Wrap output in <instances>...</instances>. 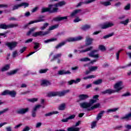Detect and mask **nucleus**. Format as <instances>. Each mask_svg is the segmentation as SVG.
Segmentation results:
<instances>
[{"instance_id":"nucleus-1","label":"nucleus","mask_w":131,"mask_h":131,"mask_svg":"<svg viewBox=\"0 0 131 131\" xmlns=\"http://www.w3.org/2000/svg\"><path fill=\"white\" fill-rule=\"evenodd\" d=\"M99 98V95H96L93 97V99H90L89 102H84L83 103H80V106L81 108L84 109H88V108H90L93 106V104H95L97 102V100Z\"/></svg>"},{"instance_id":"nucleus-2","label":"nucleus","mask_w":131,"mask_h":131,"mask_svg":"<svg viewBox=\"0 0 131 131\" xmlns=\"http://www.w3.org/2000/svg\"><path fill=\"white\" fill-rule=\"evenodd\" d=\"M59 10V8L54 7L53 5H49V8L43 7L41 9V13H46L49 12V13H57Z\"/></svg>"},{"instance_id":"nucleus-3","label":"nucleus","mask_w":131,"mask_h":131,"mask_svg":"<svg viewBox=\"0 0 131 131\" xmlns=\"http://www.w3.org/2000/svg\"><path fill=\"white\" fill-rule=\"evenodd\" d=\"M50 32H51L49 31H39L33 33L32 34V36H33L34 37H37V36H45V35H47V34H50Z\"/></svg>"},{"instance_id":"nucleus-4","label":"nucleus","mask_w":131,"mask_h":131,"mask_svg":"<svg viewBox=\"0 0 131 131\" xmlns=\"http://www.w3.org/2000/svg\"><path fill=\"white\" fill-rule=\"evenodd\" d=\"M124 86L122 85V81H120L117 82L114 85V89H115V93H119V91H121L123 89Z\"/></svg>"},{"instance_id":"nucleus-5","label":"nucleus","mask_w":131,"mask_h":131,"mask_svg":"<svg viewBox=\"0 0 131 131\" xmlns=\"http://www.w3.org/2000/svg\"><path fill=\"white\" fill-rule=\"evenodd\" d=\"M6 46L8 47V49L10 50V51H13L17 45H18V42L16 41H12V42H7L5 43Z\"/></svg>"},{"instance_id":"nucleus-6","label":"nucleus","mask_w":131,"mask_h":131,"mask_svg":"<svg viewBox=\"0 0 131 131\" xmlns=\"http://www.w3.org/2000/svg\"><path fill=\"white\" fill-rule=\"evenodd\" d=\"M81 123V121H78L77 122L75 125H73L72 127H69L68 128V131H79L80 130V128L77 127L79 126V124Z\"/></svg>"},{"instance_id":"nucleus-7","label":"nucleus","mask_w":131,"mask_h":131,"mask_svg":"<svg viewBox=\"0 0 131 131\" xmlns=\"http://www.w3.org/2000/svg\"><path fill=\"white\" fill-rule=\"evenodd\" d=\"M114 23L112 22H106L100 25L101 29H107L110 27H113Z\"/></svg>"},{"instance_id":"nucleus-8","label":"nucleus","mask_w":131,"mask_h":131,"mask_svg":"<svg viewBox=\"0 0 131 131\" xmlns=\"http://www.w3.org/2000/svg\"><path fill=\"white\" fill-rule=\"evenodd\" d=\"M82 38V36H79L76 37H70L68 38L66 41V42H67V41H68L69 42H71L73 41H78L79 40H81Z\"/></svg>"},{"instance_id":"nucleus-9","label":"nucleus","mask_w":131,"mask_h":131,"mask_svg":"<svg viewBox=\"0 0 131 131\" xmlns=\"http://www.w3.org/2000/svg\"><path fill=\"white\" fill-rule=\"evenodd\" d=\"M45 16L43 15H40L38 18V19L31 21L28 25H26V26H28V25H30L31 24H33V23H37L38 22H43L45 21Z\"/></svg>"},{"instance_id":"nucleus-10","label":"nucleus","mask_w":131,"mask_h":131,"mask_svg":"<svg viewBox=\"0 0 131 131\" xmlns=\"http://www.w3.org/2000/svg\"><path fill=\"white\" fill-rule=\"evenodd\" d=\"M97 52H98V50H93L88 54V56H89V57H91V58H95V59H98V58H99V55L98 54H95V53H97Z\"/></svg>"},{"instance_id":"nucleus-11","label":"nucleus","mask_w":131,"mask_h":131,"mask_svg":"<svg viewBox=\"0 0 131 131\" xmlns=\"http://www.w3.org/2000/svg\"><path fill=\"white\" fill-rule=\"evenodd\" d=\"M40 107H41V105L40 104H37L35 107H34V108L32 110V117H36V111L37 109H39Z\"/></svg>"},{"instance_id":"nucleus-12","label":"nucleus","mask_w":131,"mask_h":131,"mask_svg":"<svg viewBox=\"0 0 131 131\" xmlns=\"http://www.w3.org/2000/svg\"><path fill=\"white\" fill-rule=\"evenodd\" d=\"M28 111H29V108L27 107L26 108H23L21 109H19V110H18L17 111V114H25L26 113H27V112H28Z\"/></svg>"},{"instance_id":"nucleus-13","label":"nucleus","mask_w":131,"mask_h":131,"mask_svg":"<svg viewBox=\"0 0 131 131\" xmlns=\"http://www.w3.org/2000/svg\"><path fill=\"white\" fill-rule=\"evenodd\" d=\"M66 4V2H65L64 1H62L52 6L54 7V8H58V7H63V6H65Z\"/></svg>"},{"instance_id":"nucleus-14","label":"nucleus","mask_w":131,"mask_h":131,"mask_svg":"<svg viewBox=\"0 0 131 131\" xmlns=\"http://www.w3.org/2000/svg\"><path fill=\"white\" fill-rule=\"evenodd\" d=\"M115 93V90L113 89H107L105 90L104 91H102L101 94L102 95H106V94H108V95H112V94H114Z\"/></svg>"},{"instance_id":"nucleus-15","label":"nucleus","mask_w":131,"mask_h":131,"mask_svg":"<svg viewBox=\"0 0 131 131\" xmlns=\"http://www.w3.org/2000/svg\"><path fill=\"white\" fill-rule=\"evenodd\" d=\"M79 101H84L86 99H89L90 96L86 94H81L78 96Z\"/></svg>"},{"instance_id":"nucleus-16","label":"nucleus","mask_w":131,"mask_h":131,"mask_svg":"<svg viewBox=\"0 0 131 131\" xmlns=\"http://www.w3.org/2000/svg\"><path fill=\"white\" fill-rule=\"evenodd\" d=\"M93 40H94L93 38L89 37V36H87L86 37V46H90L92 45V43H93Z\"/></svg>"},{"instance_id":"nucleus-17","label":"nucleus","mask_w":131,"mask_h":131,"mask_svg":"<svg viewBox=\"0 0 131 131\" xmlns=\"http://www.w3.org/2000/svg\"><path fill=\"white\" fill-rule=\"evenodd\" d=\"M58 75H64L66 74H71L70 71L60 70L58 71Z\"/></svg>"},{"instance_id":"nucleus-18","label":"nucleus","mask_w":131,"mask_h":131,"mask_svg":"<svg viewBox=\"0 0 131 131\" xmlns=\"http://www.w3.org/2000/svg\"><path fill=\"white\" fill-rule=\"evenodd\" d=\"M68 16H63V17H60L58 16L53 18L54 21H56L57 22L59 21H62V20H67Z\"/></svg>"},{"instance_id":"nucleus-19","label":"nucleus","mask_w":131,"mask_h":131,"mask_svg":"<svg viewBox=\"0 0 131 131\" xmlns=\"http://www.w3.org/2000/svg\"><path fill=\"white\" fill-rule=\"evenodd\" d=\"M41 85L42 86H48V85H51V82L47 80H41Z\"/></svg>"},{"instance_id":"nucleus-20","label":"nucleus","mask_w":131,"mask_h":131,"mask_svg":"<svg viewBox=\"0 0 131 131\" xmlns=\"http://www.w3.org/2000/svg\"><path fill=\"white\" fill-rule=\"evenodd\" d=\"M70 90H63L61 92H58V96L59 97H63L65 96V95H66L67 94H68V93H70Z\"/></svg>"},{"instance_id":"nucleus-21","label":"nucleus","mask_w":131,"mask_h":131,"mask_svg":"<svg viewBox=\"0 0 131 131\" xmlns=\"http://www.w3.org/2000/svg\"><path fill=\"white\" fill-rule=\"evenodd\" d=\"M120 119L121 120H123V119H125L127 121L131 120V113L125 115L124 117H121Z\"/></svg>"},{"instance_id":"nucleus-22","label":"nucleus","mask_w":131,"mask_h":131,"mask_svg":"<svg viewBox=\"0 0 131 131\" xmlns=\"http://www.w3.org/2000/svg\"><path fill=\"white\" fill-rule=\"evenodd\" d=\"M57 96H59V92H52L48 93L47 94V97H56Z\"/></svg>"},{"instance_id":"nucleus-23","label":"nucleus","mask_w":131,"mask_h":131,"mask_svg":"<svg viewBox=\"0 0 131 131\" xmlns=\"http://www.w3.org/2000/svg\"><path fill=\"white\" fill-rule=\"evenodd\" d=\"M80 12H81V9H77L75 10H74L72 14H70V16L71 17H75L76 15H77V14H78V13H80Z\"/></svg>"},{"instance_id":"nucleus-24","label":"nucleus","mask_w":131,"mask_h":131,"mask_svg":"<svg viewBox=\"0 0 131 131\" xmlns=\"http://www.w3.org/2000/svg\"><path fill=\"white\" fill-rule=\"evenodd\" d=\"M80 78H77L76 80H71V81H69L68 82V83L70 84V85H71V84H73V83H78V82H80Z\"/></svg>"},{"instance_id":"nucleus-25","label":"nucleus","mask_w":131,"mask_h":131,"mask_svg":"<svg viewBox=\"0 0 131 131\" xmlns=\"http://www.w3.org/2000/svg\"><path fill=\"white\" fill-rule=\"evenodd\" d=\"M17 95V92L15 91H10L9 92V96H10L12 98H15Z\"/></svg>"},{"instance_id":"nucleus-26","label":"nucleus","mask_w":131,"mask_h":131,"mask_svg":"<svg viewBox=\"0 0 131 131\" xmlns=\"http://www.w3.org/2000/svg\"><path fill=\"white\" fill-rule=\"evenodd\" d=\"M93 46H91L90 47H89L88 48H86L85 50H81V51H78L79 54H80V53H85L86 52H90V51H92V50L93 49Z\"/></svg>"},{"instance_id":"nucleus-27","label":"nucleus","mask_w":131,"mask_h":131,"mask_svg":"<svg viewBox=\"0 0 131 131\" xmlns=\"http://www.w3.org/2000/svg\"><path fill=\"white\" fill-rule=\"evenodd\" d=\"M10 69V64H6L1 69V71L5 72V71H8Z\"/></svg>"},{"instance_id":"nucleus-28","label":"nucleus","mask_w":131,"mask_h":131,"mask_svg":"<svg viewBox=\"0 0 131 131\" xmlns=\"http://www.w3.org/2000/svg\"><path fill=\"white\" fill-rule=\"evenodd\" d=\"M61 56H62L61 53H59L55 55H54L53 57V58L51 60V62H53V61H55V60H56V59H58V58H61Z\"/></svg>"},{"instance_id":"nucleus-29","label":"nucleus","mask_w":131,"mask_h":131,"mask_svg":"<svg viewBox=\"0 0 131 131\" xmlns=\"http://www.w3.org/2000/svg\"><path fill=\"white\" fill-rule=\"evenodd\" d=\"M104 113H105L104 111H101L100 113L98 114L96 120L99 121L100 120V119H101L102 116H103V114H104Z\"/></svg>"},{"instance_id":"nucleus-30","label":"nucleus","mask_w":131,"mask_h":131,"mask_svg":"<svg viewBox=\"0 0 131 131\" xmlns=\"http://www.w3.org/2000/svg\"><path fill=\"white\" fill-rule=\"evenodd\" d=\"M66 44V41H62L58 43L55 48L56 50H58V49H60V48L63 47V46H64V45Z\"/></svg>"},{"instance_id":"nucleus-31","label":"nucleus","mask_w":131,"mask_h":131,"mask_svg":"<svg viewBox=\"0 0 131 131\" xmlns=\"http://www.w3.org/2000/svg\"><path fill=\"white\" fill-rule=\"evenodd\" d=\"M100 103H97L95 104L94 106H92L90 108L88 109L89 111H91L92 110H94V109H97V108H99L100 107Z\"/></svg>"},{"instance_id":"nucleus-32","label":"nucleus","mask_w":131,"mask_h":131,"mask_svg":"<svg viewBox=\"0 0 131 131\" xmlns=\"http://www.w3.org/2000/svg\"><path fill=\"white\" fill-rule=\"evenodd\" d=\"M58 39L57 38H52L51 39H47L44 40L45 43H48L49 42H51L52 41H56V40H57Z\"/></svg>"},{"instance_id":"nucleus-33","label":"nucleus","mask_w":131,"mask_h":131,"mask_svg":"<svg viewBox=\"0 0 131 131\" xmlns=\"http://www.w3.org/2000/svg\"><path fill=\"white\" fill-rule=\"evenodd\" d=\"M90 28H91L90 25H85L81 27V29H82V30L85 31V30H88V29H90Z\"/></svg>"},{"instance_id":"nucleus-34","label":"nucleus","mask_w":131,"mask_h":131,"mask_svg":"<svg viewBox=\"0 0 131 131\" xmlns=\"http://www.w3.org/2000/svg\"><path fill=\"white\" fill-rule=\"evenodd\" d=\"M0 28L1 29H9V25H7L5 24H1Z\"/></svg>"},{"instance_id":"nucleus-35","label":"nucleus","mask_w":131,"mask_h":131,"mask_svg":"<svg viewBox=\"0 0 131 131\" xmlns=\"http://www.w3.org/2000/svg\"><path fill=\"white\" fill-rule=\"evenodd\" d=\"M98 49L101 51V52H105L106 51V47L104 45H99Z\"/></svg>"},{"instance_id":"nucleus-36","label":"nucleus","mask_w":131,"mask_h":131,"mask_svg":"<svg viewBox=\"0 0 131 131\" xmlns=\"http://www.w3.org/2000/svg\"><path fill=\"white\" fill-rule=\"evenodd\" d=\"M19 8H21L20 4H16L13 6L12 11H15V10H18Z\"/></svg>"},{"instance_id":"nucleus-37","label":"nucleus","mask_w":131,"mask_h":131,"mask_svg":"<svg viewBox=\"0 0 131 131\" xmlns=\"http://www.w3.org/2000/svg\"><path fill=\"white\" fill-rule=\"evenodd\" d=\"M129 22V19L127 18L125 20L121 21L120 22V24H123V25H127Z\"/></svg>"},{"instance_id":"nucleus-38","label":"nucleus","mask_w":131,"mask_h":131,"mask_svg":"<svg viewBox=\"0 0 131 131\" xmlns=\"http://www.w3.org/2000/svg\"><path fill=\"white\" fill-rule=\"evenodd\" d=\"M101 5H103V6H104L105 7H107V6H111V3L110 1L103 2H101Z\"/></svg>"},{"instance_id":"nucleus-39","label":"nucleus","mask_w":131,"mask_h":131,"mask_svg":"<svg viewBox=\"0 0 131 131\" xmlns=\"http://www.w3.org/2000/svg\"><path fill=\"white\" fill-rule=\"evenodd\" d=\"M59 27V25H55L54 26H52L49 28L48 31H51V30H54V29H56V28H58Z\"/></svg>"},{"instance_id":"nucleus-40","label":"nucleus","mask_w":131,"mask_h":131,"mask_svg":"<svg viewBox=\"0 0 131 131\" xmlns=\"http://www.w3.org/2000/svg\"><path fill=\"white\" fill-rule=\"evenodd\" d=\"M81 62H88V61H91V59L88 57L82 58L79 59Z\"/></svg>"},{"instance_id":"nucleus-41","label":"nucleus","mask_w":131,"mask_h":131,"mask_svg":"<svg viewBox=\"0 0 131 131\" xmlns=\"http://www.w3.org/2000/svg\"><path fill=\"white\" fill-rule=\"evenodd\" d=\"M118 110V108H115L113 109H108L107 110V113H110L111 112H116Z\"/></svg>"},{"instance_id":"nucleus-42","label":"nucleus","mask_w":131,"mask_h":131,"mask_svg":"<svg viewBox=\"0 0 131 131\" xmlns=\"http://www.w3.org/2000/svg\"><path fill=\"white\" fill-rule=\"evenodd\" d=\"M18 26H19V25H18L17 24H10V25H8V29L9 28H14L15 27H18Z\"/></svg>"},{"instance_id":"nucleus-43","label":"nucleus","mask_w":131,"mask_h":131,"mask_svg":"<svg viewBox=\"0 0 131 131\" xmlns=\"http://www.w3.org/2000/svg\"><path fill=\"white\" fill-rule=\"evenodd\" d=\"M113 35H114V33H111L110 34H108L104 36L103 38L104 39H106L107 38H109V37H111V36H113Z\"/></svg>"},{"instance_id":"nucleus-44","label":"nucleus","mask_w":131,"mask_h":131,"mask_svg":"<svg viewBox=\"0 0 131 131\" xmlns=\"http://www.w3.org/2000/svg\"><path fill=\"white\" fill-rule=\"evenodd\" d=\"M18 70H15L10 72L7 73L8 75H14V74H16Z\"/></svg>"},{"instance_id":"nucleus-45","label":"nucleus","mask_w":131,"mask_h":131,"mask_svg":"<svg viewBox=\"0 0 131 131\" xmlns=\"http://www.w3.org/2000/svg\"><path fill=\"white\" fill-rule=\"evenodd\" d=\"M58 113H59V112H51V113L46 114L45 116H52V115H53V114H58Z\"/></svg>"},{"instance_id":"nucleus-46","label":"nucleus","mask_w":131,"mask_h":131,"mask_svg":"<svg viewBox=\"0 0 131 131\" xmlns=\"http://www.w3.org/2000/svg\"><path fill=\"white\" fill-rule=\"evenodd\" d=\"M95 77H96V76H95L94 75H91L89 76L84 77L83 78V79H84V80H86V79H91V78H95Z\"/></svg>"},{"instance_id":"nucleus-47","label":"nucleus","mask_w":131,"mask_h":131,"mask_svg":"<svg viewBox=\"0 0 131 131\" xmlns=\"http://www.w3.org/2000/svg\"><path fill=\"white\" fill-rule=\"evenodd\" d=\"M103 80L102 79H98L96 81H95L93 82L94 84H101V83L102 82Z\"/></svg>"},{"instance_id":"nucleus-48","label":"nucleus","mask_w":131,"mask_h":131,"mask_svg":"<svg viewBox=\"0 0 131 131\" xmlns=\"http://www.w3.org/2000/svg\"><path fill=\"white\" fill-rule=\"evenodd\" d=\"M49 69H40L39 71V73H40V74H42V73H47V72L48 71Z\"/></svg>"},{"instance_id":"nucleus-49","label":"nucleus","mask_w":131,"mask_h":131,"mask_svg":"<svg viewBox=\"0 0 131 131\" xmlns=\"http://www.w3.org/2000/svg\"><path fill=\"white\" fill-rule=\"evenodd\" d=\"M28 101H29V102H31V103H34V102H37V101H38V98H31V99H28Z\"/></svg>"},{"instance_id":"nucleus-50","label":"nucleus","mask_w":131,"mask_h":131,"mask_svg":"<svg viewBox=\"0 0 131 131\" xmlns=\"http://www.w3.org/2000/svg\"><path fill=\"white\" fill-rule=\"evenodd\" d=\"M123 51V49H121L118 51V52L116 54V57L117 58V60H119V54H120L121 52H122Z\"/></svg>"},{"instance_id":"nucleus-51","label":"nucleus","mask_w":131,"mask_h":131,"mask_svg":"<svg viewBox=\"0 0 131 131\" xmlns=\"http://www.w3.org/2000/svg\"><path fill=\"white\" fill-rule=\"evenodd\" d=\"M65 103L61 104L58 107L59 110H65Z\"/></svg>"},{"instance_id":"nucleus-52","label":"nucleus","mask_w":131,"mask_h":131,"mask_svg":"<svg viewBox=\"0 0 131 131\" xmlns=\"http://www.w3.org/2000/svg\"><path fill=\"white\" fill-rule=\"evenodd\" d=\"M33 43L35 45L34 47V50H37L39 48V43L34 42Z\"/></svg>"},{"instance_id":"nucleus-53","label":"nucleus","mask_w":131,"mask_h":131,"mask_svg":"<svg viewBox=\"0 0 131 131\" xmlns=\"http://www.w3.org/2000/svg\"><path fill=\"white\" fill-rule=\"evenodd\" d=\"M20 7H25V8H27L28 6H29V4L27 3H21L20 4Z\"/></svg>"},{"instance_id":"nucleus-54","label":"nucleus","mask_w":131,"mask_h":131,"mask_svg":"<svg viewBox=\"0 0 131 131\" xmlns=\"http://www.w3.org/2000/svg\"><path fill=\"white\" fill-rule=\"evenodd\" d=\"M97 69H98V67H91V68H89V70H90L91 72L93 71H96V70Z\"/></svg>"},{"instance_id":"nucleus-55","label":"nucleus","mask_w":131,"mask_h":131,"mask_svg":"<svg viewBox=\"0 0 131 131\" xmlns=\"http://www.w3.org/2000/svg\"><path fill=\"white\" fill-rule=\"evenodd\" d=\"M9 90H5L1 93V95L7 96V95H9Z\"/></svg>"},{"instance_id":"nucleus-56","label":"nucleus","mask_w":131,"mask_h":131,"mask_svg":"<svg viewBox=\"0 0 131 131\" xmlns=\"http://www.w3.org/2000/svg\"><path fill=\"white\" fill-rule=\"evenodd\" d=\"M124 10L126 11H128V10H130V4H128L124 7Z\"/></svg>"},{"instance_id":"nucleus-57","label":"nucleus","mask_w":131,"mask_h":131,"mask_svg":"<svg viewBox=\"0 0 131 131\" xmlns=\"http://www.w3.org/2000/svg\"><path fill=\"white\" fill-rule=\"evenodd\" d=\"M18 56V52L17 51H14L12 53V57L13 58H16V57Z\"/></svg>"},{"instance_id":"nucleus-58","label":"nucleus","mask_w":131,"mask_h":131,"mask_svg":"<svg viewBox=\"0 0 131 131\" xmlns=\"http://www.w3.org/2000/svg\"><path fill=\"white\" fill-rule=\"evenodd\" d=\"M97 126V122L94 121L91 124V128H95L96 126Z\"/></svg>"},{"instance_id":"nucleus-59","label":"nucleus","mask_w":131,"mask_h":131,"mask_svg":"<svg viewBox=\"0 0 131 131\" xmlns=\"http://www.w3.org/2000/svg\"><path fill=\"white\" fill-rule=\"evenodd\" d=\"M7 111H9V108L4 109L3 111H0V115L4 114V113H6V112H7Z\"/></svg>"},{"instance_id":"nucleus-60","label":"nucleus","mask_w":131,"mask_h":131,"mask_svg":"<svg viewBox=\"0 0 131 131\" xmlns=\"http://www.w3.org/2000/svg\"><path fill=\"white\" fill-rule=\"evenodd\" d=\"M76 116L75 115H71L69 117H68L69 120H71V119H74Z\"/></svg>"},{"instance_id":"nucleus-61","label":"nucleus","mask_w":131,"mask_h":131,"mask_svg":"<svg viewBox=\"0 0 131 131\" xmlns=\"http://www.w3.org/2000/svg\"><path fill=\"white\" fill-rule=\"evenodd\" d=\"M84 4H86L85 2H79L76 6V8H78L79 7H80L82 6Z\"/></svg>"},{"instance_id":"nucleus-62","label":"nucleus","mask_w":131,"mask_h":131,"mask_svg":"<svg viewBox=\"0 0 131 131\" xmlns=\"http://www.w3.org/2000/svg\"><path fill=\"white\" fill-rule=\"evenodd\" d=\"M0 8H9V5L7 4H0Z\"/></svg>"},{"instance_id":"nucleus-63","label":"nucleus","mask_w":131,"mask_h":131,"mask_svg":"<svg viewBox=\"0 0 131 131\" xmlns=\"http://www.w3.org/2000/svg\"><path fill=\"white\" fill-rule=\"evenodd\" d=\"M30 130V127L28 126H26L23 130V131H29Z\"/></svg>"},{"instance_id":"nucleus-64","label":"nucleus","mask_w":131,"mask_h":131,"mask_svg":"<svg viewBox=\"0 0 131 131\" xmlns=\"http://www.w3.org/2000/svg\"><path fill=\"white\" fill-rule=\"evenodd\" d=\"M6 131H12V127L8 126L6 127Z\"/></svg>"}]
</instances>
